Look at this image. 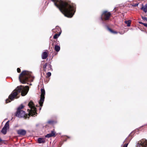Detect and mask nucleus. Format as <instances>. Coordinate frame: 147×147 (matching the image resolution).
Wrapping results in <instances>:
<instances>
[{
    "label": "nucleus",
    "mask_w": 147,
    "mask_h": 147,
    "mask_svg": "<svg viewBox=\"0 0 147 147\" xmlns=\"http://www.w3.org/2000/svg\"><path fill=\"white\" fill-rule=\"evenodd\" d=\"M55 5L58 8L65 16L68 18H71L76 11L75 4L69 1L62 0H51Z\"/></svg>",
    "instance_id": "obj_1"
},
{
    "label": "nucleus",
    "mask_w": 147,
    "mask_h": 147,
    "mask_svg": "<svg viewBox=\"0 0 147 147\" xmlns=\"http://www.w3.org/2000/svg\"><path fill=\"white\" fill-rule=\"evenodd\" d=\"M29 87L28 86L24 87L22 85L18 86L14 90L9 96V99L6 100V102L8 103L10 102L11 100H13L15 98H18L19 96H17L18 94L20 92L21 93L22 96L26 95L28 92Z\"/></svg>",
    "instance_id": "obj_2"
},
{
    "label": "nucleus",
    "mask_w": 147,
    "mask_h": 147,
    "mask_svg": "<svg viewBox=\"0 0 147 147\" xmlns=\"http://www.w3.org/2000/svg\"><path fill=\"white\" fill-rule=\"evenodd\" d=\"M31 73L24 71L20 74L19 78L20 82L22 84H26L27 81H32L33 78L32 76Z\"/></svg>",
    "instance_id": "obj_3"
},
{
    "label": "nucleus",
    "mask_w": 147,
    "mask_h": 147,
    "mask_svg": "<svg viewBox=\"0 0 147 147\" xmlns=\"http://www.w3.org/2000/svg\"><path fill=\"white\" fill-rule=\"evenodd\" d=\"M30 109H28V111L29 113L28 115L29 116H34V115H36L37 114L36 111V108L35 107L33 102L31 101L28 104Z\"/></svg>",
    "instance_id": "obj_4"
},
{
    "label": "nucleus",
    "mask_w": 147,
    "mask_h": 147,
    "mask_svg": "<svg viewBox=\"0 0 147 147\" xmlns=\"http://www.w3.org/2000/svg\"><path fill=\"white\" fill-rule=\"evenodd\" d=\"M41 92L40 98L39 101V103L41 107L39 108L40 110L41 109V107L43 105V104L44 101L45 95V91L44 89L42 88L41 89Z\"/></svg>",
    "instance_id": "obj_5"
},
{
    "label": "nucleus",
    "mask_w": 147,
    "mask_h": 147,
    "mask_svg": "<svg viewBox=\"0 0 147 147\" xmlns=\"http://www.w3.org/2000/svg\"><path fill=\"white\" fill-rule=\"evenodd\" d=\"M111 15V13L110 12H108L107 11H104L102 14L100 19L102 21H103V19L105 20H108Z\"/></svg>",
    "instance_id": "obj_6"
},
{
    "label": "nucleus",
    "mask_w": 147,
    "mask_h": 147,
    "mask_svg": "<svg viewBox=\"0 0 147 147\" xmlns=\"http://www.w3.org/2000/svg\"><path fill=\"white\" fill-rule=\"evenodd\" d=\"M137 147H147V140L143 139L139 142L137 144Z\"/></svg>",
    "instance_id": "obj_7"
},
{
    "label": "nucleus",
    "mask_w": 147,
    "mask_h": 147,
    "mask_svg": "<svg viewBox=\"0 0 147 147\" xmlns=\"http://www.w3.org/2000/svg\"><path fill=\"white\" fill-rule=\"evenodd\" d=\"M16 116L20 118L24 117L26 118L28 116L26 114L25 112L23 111L16 112Z\"/></svg>",
    "instance_id": "obj_8"
},
{
    "label": "nucleus",
    "mask_w": 147,
    "mask_h": 147,
    "mask_svg": "<svg viewBox=\"0 0 147 147\" xmlns=\"http://www.w3.org/2000/svg\"><path fill=\"white\" fill-rule=\"evenodd\" d=\"M17 132L18 135L24 136L26 134V131L23 129H20L17 130Z\"/></svg>",
    "instance_id": "obj_9"
},
{
    "label": "nucleus",
    "mask_w": 147,
    "mask_h": 147,
    "mask_svg": "<svg viewBox=\"0 0 147 147\" xmlns=\"http://www.w3.org/2000/svg\"><path fill=\"white\" fill-rule=\"evenodd\" d=\"M55 132L54 131H51V133H49L47 134L45 136V137L46 138H50L52 137L53 136H55Z\"/></svg>",
    "instance_id": "obj_10"
},
{
    "label": "nucleus",
    "mask_w": 147,
    "mask_h": 147,
    "mask_svg": "<svg viewBox=\"0 0 147 147\" xmlns=\"http://www.w3.org/2000/svg\"><path fill=\"white\" fill-rule=\"evenodd\" d=\"M48 55L47 52H44L42 53V59H45L48 57Z\"/></svg>",
    "instance_id": "obj_11"
},
{
    "label": "nucleus",
    "mask_w": 147,
    "mask_h": 147,
    "mask_svg": "<svg viewBox=\"0 0 147 147\" xmlns=\"http://www.w3.org/2000/svg\"><path fill=\"white\" fill-rule=\"evenodd\" d=\"M38 142L39 144L44 143L45 142V140L44 138H38Z\"/></svg>",
    "instance_id": "obj_12"
},
{
    "label": "nucleus",
    "mask_w": 147,
    "mask_h": 147,
    "mask_svg": "<svg viewBox=\"0 0 147 147\" xmlns=\"http://www.w3.org/2000/svg\"><path fill=\"white\" fill-rule=\"evenodd\" d=\"M9 120L7 121L3 127L7 129H8L9 127Z\"/></svg>",
    "instance_id": "obj_13"
},
{
    "label": "nucleus",
    "mask_w": 147,
    "mask_h": 147,
    "mask_svg": "<svg viewBox=\"0 0 147 147\" xmlns=\"http://www.w3.org/2000/svg\"><path fill=\"white\" fill-rule=\"evenodd\" d=\"M141 9L142 10L145 12H147V4H146L144 6H143Z\"/></svg>",
    "instance_id": "obj_14"
},
{
    "label": "nucleus",
    "mask_w": 147,
    "mask_h": 147,
    "mask_svg": "<svg viewBox=\"0 0 147 147\" xmlns=\"http://www.w3.org/2000/svg\"><path fill=\"white\" fill-rule=\"evenodd\" d=\"M7 129H5L3 127L1 131V132L4 135H5L6 134L7 132Z\"/></svg>",
    "instance_id": "obj_15"
},
{
    "label": "nucleus",
    "mask_w": 147,
    "mask_h": 147,
    "mask_svg": "<svg viewBox=\"0 0 147 147\" xmlns=\"http://www.w3.org/2000/svg\"><path fill=\"white\" fill-rule=\"evenodd\" d=\"M60 47L58 45H55V51L58 52L60 50Z\"/></svg>",
    "instance_id": "obj_16"
},
{
    "label": "nucleus",
    "mask_w": 147,
    "mask_h": 147,
    "mask_svg": "<svg viewBox=\"0 0 147 147\" xmlns=\"http://www.w3.org/2000/svg\"><path fill=\"white\" fill-rule=\"evenodd\" d=\"M131 21L130 20H129L127 21H125V23L127 24V26L129 27L130 26V24L131 23Z\"/></svg>",
    "instance_id": "obj_17"
},
{
    "label": "nucleus",
    "mask_w": 147,
    "mask_h": 147,
    "mask_svg": "<svg viewBox=\"0 0 147 147\" xmlns=\"http://www.w3.org/2000/svg\"><path fill=\"white\" fill-rule=\"evenodd\" d=\"M24 106L22 104H21L18 107L17 112L21 111V109L24 108Z\"/></svg>",
    "instance_id": "obj_18"
},
{
    "label": "nucleus",
    "mask_w": 147,
    "mask_h": 147,
    "mask_svg": "<svg viewBox=\"0 0 147 147\" xmlns=\"http://www.w3.org/2000/svg\"><path fill=\"white\" fill-rule=\"evenodd\" d=\"M108 30L111 33L113 34H116L117 33V32L115 31H114L112 30L109 27H107Z\"/></svg>",
    "instance_id": "obj_19"
},
{
    "label": "nucleus",
    "mask_w": 147,
    "mask_h": 147,
    "mask_svg": "<svg viewBox=\"0 0 147 147\" xmlns=\"http://www.w3.org/2000/svg\"><path fill=\"white\" fill-rule=\"evenodd\" d=\"M59 29V30H60V29L58 27H56V28L55 29H53L52 30V31L53 32H55L56 31H57V30H58Z\"/></svg>",
    "instance_id": "obj_20"
},
{
    "label": "nucleus",
    "mask_w": 147,
    "mask_h": 147,
    "mask_svg": "<svg viewBox=\"0 0 147 147\" xmlns=\"http://www.w3.org/2000/svg\"><path fill=\"white\" fill-rule=\"evenodd\" d=\"M60 34H61V33H59V34H55L53 36L54 38L56 39L57 38V37H58L60 35Z\"/></svg>",
    "instance_id": "obj_21"
},
{
    "label": "nucleus",
    "mask_w": 147,
    "mask_h": 147,
    "mask_svg": "<svg viewBox=\"0 0 147 147\" xmlns=\"http://www.w3.org/2000/svg\"><path fill=\"white\" fill-rule=\"evenodd\" d=\"M47 65V63H46L43 66V69L44 71H46V70Z\"/></svg>",
    "instance_id": "obj_22"
},
{
    "label": "nucleus",
    "mask_w": 147,
    "mask_h": 147,
    "mask_svg": "<svg viewBox=\"0 0 147 147\" xmlns=\"http://www.w3.org/2000/svg\"><path fill=\"white\" fill-rule=\"evenodd\" d=\"M54 122V121L53 120H49L48 121L47 123L49 124H52Z\"/></svg>",
    "instance_id": "obj_23"
},
{
    "label": "nucleus",
    "mask_w": 147,
    "mask_h": 147,
    "mask_svg": "<svg viewBox=\"0 0 147 147\" xmlns=\"http://www.w3.org/2000/svg\"><path fill=\"white\" fill-rule=\"evenodd\" d=\"M142 18L143 20H146L147 21V18L145 17L142 16Z\"/></svg>",
    "instance_id": "obj_24"
},
{
    "label": "nucleus",
    "mask_w": 147,
    "mask_h": 147,
    "mask_svg": "<svg viewBox=\"0 0 147 147\" xmlns=\"http://www.w3.org/2000/svg\"><path fill=\"white\" fill-rule=\"evenodd\" d=\"M47 75L48 77H49L51 75V73L50 72H48L47 74Z\"/></svg>",
    "instance_id": "obj_25"
},
{
    "label": "nucleus",
    "mask_w": 147,
    "mask_h": 147,
    "mask_svg": "<svg viewBox=\"0 0 147 147\" xmlns=\"http://www.w3.org/2000/svg\"><path fill=\"white\" fill-rule=\"evenodd\" d=\"M17 72L18 73L20 72L21 71L20 69L19 68H18L17 69Z\"/></svg>",
    "instance_id": "obj_26"
},
{
    "label": "nucleus",
    "mask_w": 147,
    "mask_h": 147,
    "mask_svg": "<svg viewBox=\"0 0 147 147\" xmlns=\"http://www.w3.org/2000/svg\"><path fill=\"white\" fill-rule=\"evenodd\" d=\"M128 144V143H127V144H124L123 146V147H127Z\"/></svg>",
    "instance_id": "obj_27"
},
{
    "label": "nucleus",
    "mask_w": 147,
    "mask_h": 147,
    "mask_svg": "<svg viewBox=\"0 0 147 147\" xmlns=\"http://www.w3.org/2000/svg\"><path fill=\"white\" fill-rule=\"evenodd\" d=\"M143 25L145 26V27H147V24H146V23H144V24H143Z\"/></svg>",
    "instance_id": "obj_28"
},
{
    "label": "nucleus",
    "mask_w": 147,
    "mask_h": 147,
    "mask_svg": "<svg viewBox=\"0 0 147 147\" xmlns=\"http://www.w3.org/2000/svg\"><path fill=\"white\" fill-rule=\"evenodd\" d=\"M139 23L140 24H142L143 25V24H144V23H142V22H139Z\"/></svg>",
    "instance_id": "obj_29"
},
{
    "label": "nucleus",
    "mask_w": 147,
    "mask_h": 147,
    "mask_svg": "<svg viewBox=\"0 0 147 147\" xmlns=\"http://www.w3.org/2000/svg\"><path fill=\"white\" fill-rule=\"evenodd\" d=\"M138 3H136V4H135L134 5V6H138Z\"/></svg>",
    "instance_id": "obj_30"
},
{
    "label": "nucleus",
    "mask_w": 147,
    "mask_h": 147,
    "mask_svg": "<svg viewBox=\"0 0 147 147\" xmlns=\"http://www.w3.org/2000/svg\"><path fill=\"white\" fill-rule=\"evenodd\" d=\"M49 67L50 68V69H52V66L50 64L49 65Z\"/></svg>",
    "instance_id": "obj_31"
},
{
    "label": "nucleus",
    "mask_w": 147,
    "mask_h": 147,
    "mask_svg": "<svg viewBox=\"0 0 147 147\" xmlns=\"http://www.w3.org/2000/svg\"><path fill=\"white\" fill-rule=\"evenodd\" d=\"M2 141V140L1 139V138H0V142H1Z\"/></svg>",
    "instance_id": "obj_32"
}]
</instances>
